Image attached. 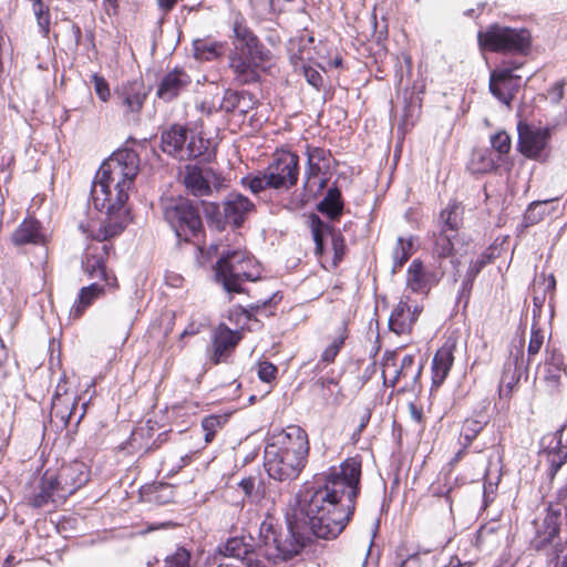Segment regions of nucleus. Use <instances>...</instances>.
<instances>
[{"label": "nucleus", "instance_id": "f257e3e1", "mask_svg": "<svg viewBox=\"0 0 567 567\" xmlns=\"http://www.w3.org/2000/svg\"><path fill=\"white\" fill-rule=\"evenodd\" d=\"M361 461L349 457L295 497L287 513L297 533L336 538L350 522L360 492Z\"/></svg>", "mask_w": 567, "mask_h": 567}, {"label": "nucleus", "instance_id": "f03ea898", "mask_svg": "<svg viewBox=\"0 0 567 567\" xmlns=\"http://www.w3.org/2000/svg\"><path fill=\"white\" fill-rule=\"evenodd\" d=\"M138 171L140 158L133 150L117 151L100 166L91 188L94 207L106 214L99 239L115 237L125 228L128 214L125 204Z\"/></svg>", "mask_w": 567, "mask_h": 567}, {"label": "nucleus", "instance_id": "7ed1b4c3", "mask_svg": "<svg viewBox=\"0 0 567 567\" xmlns=\"http://www.w3.org/2000/svg\"><path fill=\"white\" fill-rule=\"evenodd\" d=\"M308 435L298 425L272 434L265 446L264 466L269 477L279 482L296 480L307 463Z\"/></svg>", "mask_w": 567, "mask_h": 567}, {"label": "nucleus", "instance_id": "20e7f679", "mask_svg": "<svg viewBox=\"0 0 567 567\" xmlns=\"http://www.w3.org/2000/svg\"><path fill=\"white\" fill-rule=\"evenodd\" d=\"M234 50L229 55V68L238 85L257 83L260 71L270 60V51L259 41L247 25L245 18L237 14L233 24Z\"/></svg>", "mask_w": 567, "mask_h": 567}, {"label": "nucleus", "instance_id": "39448f33", "mask_svg": "<svg viewBox=\"0 0 567 567\" xmlns=\"http://www.w3.org/2000/svg\"><path fill=\"white\" fill-rule=\"evenodd\" d=\"M291 517L287 514L289 538L281 539V534L270 520H264L259 527L258 555L277 564L297 555L310 539L308 536L297 533Z\"/></svg>", "mask_w": 567, "mask_h": 567}, {"label": "nucleus", "instance_id": "423d86ee", "mask_svg": "<svg viewBox=\"0 0 567 567\" xmlns=\"http://www.w3.org/2000/svg\"><path fill=\"white\" fill-rule=\"evenodd\" d=\"M163 217L178 239L190 241L203 231L197 206L188 198L178 196L162 199Z\"/></svg>", "mask_w": 567, "mask_h": 567}, {"label": "nucleus", "instance_id": "0eeeda50", "mask_svg": "<svg viewBox=\"0 0 567 567\" xmlns=\"http://www.w3.org/2000/svg\"><path fill=\"white\" fill-rule=\"evenodd\" d=\"M216 276L229 292H240L245 281H255L258 270L255 259L241 249L223 251L216 266Z\"/></svg>", "mask_w": 567, "mask_h": 567}, {"label": "nucleus", "instance_id": "6e6552de", "mask_svg": "<svg viewBox=\"0 0 567 567\" xmlns=\"http://www.w3.org/2000/svg\"><path fill=\"white\" fill-rule=\"evenodd\" d=\"M161 148L179 161H188L205 155L209 141L183 125L174 124L161 133Z\"/></svg>", "mask_w": 567, "mask_h": 567}, {"label": "nucleus", "instance_id": "1a4fd4ad", "mask_svg": "<svg viewBox=\"0 0 567 567\" xmlns=\"http://www.w3.org/2000/svg\"><path fill=\"white\" fill-rule=\"evenodd\" d=\"M481 48L492 52L525 54L530 48L532 37L527 29H514L491 24L477 34Z\"/></svg>", "mask_w": 567, "mask_h": 567}, {"label": "nucleus", "instance_id": "9d476101", "mask_svg": "<svg viewBox=\"0 0 567 567\" xmlns=\"http://www.w3.org/2000/svg\"><path fill=\"white\" fill-rule=\"evenodd\" d=\"M396 352H385L382 363V377L385 385L401 384L399 392H415L420 389L423 370L421 362H415L413 354H405L398 365Z\"/></svg>", "mask_w": 567, "mask_h": 567}, {"label": "nucleus", "instance_id": "9b49d317", "mask_svg": "<svg viewBox=\"0 0 567 567\" xmlns=\"http://www.w3.org/2000/svg\"><path fill=\"white\" fill-rule=\"evenodd\" d=\"M100 229L93 236L97 241L90 244L82 258V269L90 279L104 280L105 286L110 288L117 287V279L114 275L107 272L105 262L110 256L113 246L107 243L109 239H99Z\"/></svg>", "mask_w": 567, "mask_h": 567}, {"label": "nucleus", "instance_id": "f8f14e48", "mask_svg": "<svg viewBox=\"0 0 567 567\" xmlns=\"http://www.w3.org/2000/svg\"><path fill=\"white\" fill-rule=\"evenodd\" d=\"M274 189H289L298 182L299 157L291 152H278L265 169Z\"/></svg>", "mask_w": 567, "mask_h": 567}, {"label": "nucleus", "instance_id": "ddd939ff", "mask_svg": "<svg viewBox=\"0 0 567 567\" xmlns=\"http://www.w3.org/2000/svg\"><path fill=\"white\" fill-rule=\"evenodd\" d=\"M517 148L520 154L536 161L546 158V150L551 136L550 128L529 125L520 121L517 124Z\"/></svg>", "mask_w": 567, "mask_h": 567}, {"label": "nucleus", "instance_id": "4468645a", "mask_svg": "<svg viewBox=\"0 0 567 567\" xmlns=\"http://www.w3.org/2000/svg\"><path fill=\"white\" fill-rule=\"evenodd\" d=\"M150 89L142 79H134L121 83L114 92L116 105L123 114L136 120L148 96Z\"/></svg>", "mask_w": 567, "mask_h": 567}, {"label": "nucleus", "instance_id": "2eb2a0df", "mask_svg": "<svg viewBox=\"0 0 567 567\" xmlns=\"http://www.w3.org/2000/svg\"><path fill=\"white\" fill-rule=\"evenodd\" d=\"M53 478L56 481L60 498L65 501L89 482L90 470L85 463L73 461L62 465L58 473H53Z\"/></svg>", "mask_w": 567, "mask_h": 567}, {"label": "nucleus", "instance_id": "dca6fc26", "mask_svg": "<svg viewBox=\"0 0 567 567\" xmlns=\"http://www.w3.org/2000/svg\"><path fill=\"white\" fill-rule=\"evenodd\" d=\"M310 228L312 238L315 241V252L318 256H321L324 250V239L326 237H330L331 247L333 250V264L337 266L344 256V238L339 230H336L329 224L324 223L320 219L319 216L312 214L309 217Z\"/></svg>", "mask_w": 567, "mask_h": 567}, {"label": "nucleus", "instance_id": "f3484780", "mask_svg": "<svg viewBox=\"0 0 567 567\" xmlns=\"http://www.w3.org/2000/svg\"><path fill=\"white\" fill-rule=\"evenodd\" d=\"M520 64L501 68L491 72L489 91L498 101L509 106L520 86L522 78L513 74Z\"/></svg>", "mask_w": 567, "mask_h": 567}, {"label": "nucleus", "instance_id": "a211bd4d", "mask_svg": "<svg viewBox=\"0 0 567 567\" xmlns=\"http://www.w3.org/2000/svg\"><path fill=\"white\" fill-rule=\"evenodd\" d=\"M184 184L187 190L196 197L212 195L213 188L218 189L221 186L214 171L200 168L196 165L186 166Z\"/></svg>", "mask_w": 567, "mask_h": 567}, {"label": "nucleus", "instance_id": "6ab92c4d", "mask_svg": "<svg viewBox=\"0 0 567 567\" xmlns=\"http://www.w3.org/2000/svg\"><path fill=\"white\" fill-rule=\"evenodd\" d=\"M422 311V306L412 303L409 296H402L389 318L390 330L396 334L410 333Z\"/></svg>", "mask_w": 567, "mask_h": 567}, {"label": "nucleus", "instance_id": "aec40b11", "mask_svg": "<svg viewBox=\"0 0 567 567\" xmlns=\"http://www.w3.org/2000/svg\"><path fill=\"white\" fill-rule=\"evenodd\" d=\"M189 84L190 76L182 69H174L162 78L156 95L165 102H171L184 92Z\"/></svg>", "mask_w": 567, "mask_h": 567}, {"label": "nucleus", "instance_id": "412c9836", "mask_svg": "<svg viewBox=\"0 0 567 567\" xmlns=\"http://www.w3.org/2000/svg\"><path fill=\"white\" fill-rule=\"evenodd\" d=\"M218 553L224 557L234 558L243 567L252 560L255 543L251 536H235L218 547Z\"/></svg>", "mask_w": 567, "mask_h": 567}, {"label": "nucleus", "instance_id": "4be33fe9", "mask_svg": "<svg viewBox=\"0 0 567 567\" xmlns=\"http://www.w3.org/2000/svg\"><path fill=\"white\" fill-rule=\"evenodd\" d=\"M449 542L450 537L447 535L439 534L432 539H430L429 535H423L417 544L409 550L405 559L401 561L399 567H421V555H429L443 549Z\"/></svg>", "mask_w": 567, "mask_h": 567}, {"label": "nucleus", "instance_id": "5701e85b", "mask_svg": "<svg viewBox=\"0 0 567 567\" xmlns=\"http://www.w3.org/2000/svg\"><path fill=\"white\" fill-rule=\"evenodd\" d=\"M240 340V331H233L226 324L220 323L215 330L213 338V363H220L236 348Z\"/></svg>", "mask_w": 567, "mask_h": 567}, {"label": "nucleus", "instance_id": "b1692460", "mask_svg": "<svg viewBox=\"0 0 567 567\" xmlns=\"http://www.w3.org/2000/svg\"><path fill=\"white\" fill-rule=\"evenodd\" d=\"M437 281L436 275L427 271L420 259H414L408 268L406 287L413 292L427 295Z\"/></svg>", "mask_w": 567, "mask_h": 567}, {"label": "nucleus", "instance_id": "393cba45", "mask_svg": "<svg viewBox=\"0 0 567 567\" xmlns=\"http://www.w3.org/2000/svg\"><path fill=\"white\" fill-rule=\"evenodd\" d=\"M223 204L226 223L234 227H240L255 207L248 197L239 193L228 194Z\"/></svg>", "mask_w": 567, "mask_h": 567}, {"label": "nucleus", "instance_id": "a878e982", "mask_svg": "<svg viewBox=\"0 0 567 567\" xmlns=\"http://www.w3.org/2000/svg\"><path fill=\"white\" fill-rule=\"evenodd\" d=\"M64 498H60L56 481L53 478V472L47 471L39 483L38 489L30 496L29 503L35 508L44 507L49 504H61Z\"/></svg>", "mask_w": 567, "mask_h": 567}, {"label": "nucleus", "instance_id": "bb28decb", "mask_svg": "<svg viewBox=\"0 0 567 567\" xmlns=\"http://www.w3.org/2000/svg\"><path fill=\"white\" fill-rule=\"evenodd\" d=\"M560 511L548 508L546 516L540 525L536 524V535L533 545L536 549H542L554 542L559 533Z\"/></svg>", "mask_w": 567, "mask_h": 567}, {"label": "nucleus", "instance_id": "cd10ccee", "mask_svg": "<svg viewBox=\"0 0 567 567\" xmlns=\"http://www.w3.org/2000/svg\"><path fill=\"white\" fill-rule=\"evenodd\" d=\"M453 488L447 486L446 484H433L430 487L431 499L429 503V508L431 512H440L443 520L449 524L453 523V499L451 497Z\"/></svg>", "mask_w": 567, "mask_h": 567}, {"label": "nucleus", "instance_id": "c85d7f7f", "mask_svg": "<svg viewBox=\"0 0 567 567\" xmlns=\"http://www.w3.org/2000/svg\"><path fill=\"white\" fill-rule=\"evenodd\" d=\"M454 346L452 344H444L441 347L432 361V381L434 386H440L446 379L453 362H454V355H453Z\"/></svg>", "mask_w": 567, "mask_h": 567}, {"label": "nucleus", "instance_id": "c756f323", "mask_svg": "<svg viewBox=\"0 0 567 567\" xmlns=\"http://www.w3.org/2000/svg\"><path fill=\"white\" fill-rule=\"evenodd\" d=\"M327 169V165L323 164H307L306 181L303 183V190L307 197L318 196L327 186L328 178L321 176L322 172Z\"/></svg>", "mask_w": 567, "mask_h": 567}, {"label": "nucleus", "instance_id": "7c9ffc66", "mask_svg": "<svg viewBox=\"0 0 567 567\" xmlns=\"http://www.w3.org/2000/svg\"><path fill=\"white\" fill-rule=\"evenodd\" d=\"M523 344H524V341L520 340L519 349L517 350V353L514 359L515 371L513 373H511V365H508V368H505L503 371V375H502L501 384H499V394L501 395H505V396L509 395L511 392L513 391V389L515 388V385L517 384V382L519 381L520 372H517V371H520L524 369L523 350H522Z\"/></svg>", "mask_w": 567, "mask_h": 567}, {"label": "nucleus", "instance_id": "2f4dec72", "mask_svg": "<svg viewBox=\"0 0 567 567\" xmlns=\"http://www.w3.org/2000/svg\"><path fill=\"white\" fill-rule=\"evenodd\" d=\"M42 238L40 225L33 219H25L12 234V241L17 246L40 244Z\"/></svg>", "mask_w": 567, "mask_h": 567}, {"label": "nucleus", "instance_id": "473e14b6", "mask_svg": "<svg viewBox=\"0 0 567 567\" xmlns=\"http://www.w3.org/2000/svg\"><path fill=\"white\" fill-rule=\"evenodd\" d=\"M317 209L331 220H337L343 210L341 192L337 187L330 188L323 199L318 204Z\"/></svg>", "mask_w": 567, "mask_h": 567}, {"label": "nucleus", "instance_id": "72a5a7b5", "mask_svg": "<svg viewBox=\"0 0 567 567\" xmlns=\"http://www.w3.org/2000/svg\"><path fill=\"white\" fill-rule=\"evenodd\" d=\"M557 198L536 200L529 204L528 208L524 214V221L526 226L536 225L542 221L545 216L550 215L556 210L554 203Z\"/></svg>", "mask_w": 567, "mask_h": 567}, {"label": "nucleus", "instance_id": "f704fd0d", "mask_svg": "<svg viewBox=\"0 0 567 567\" xmlns=\"http://www.w3.org/2000/svg\"><path fill=\"white\" fill-rule=\"evenodd\" d=\"M105 292L104 286L93 282L87 287L81 288L78 297L76 305L74 306V316L80 317L84 310L91 306L95 299L103 296Z\"/></svg>", "mask_w": 567, "mask_h": 567}, {"label": "nucleus", "instance_id": "c9c22d12", "mask_svg": "<svg viewBox=\"0 0 567 567\" xmlns=\"http://www.w3.org/2000/svg\"><path fill=\"white\" fill-rule=\"evenodd\" d=\"M78 406V398H65L62 402L52 401L51 417L60 421L61 427H66L72 419L73 412Z\"/></svg>", "mask_w": 567, "mask_h": 567}, {"label": "nucleus", "instance_id": "e433bc0d", "mask_svg": "<svg viewBox=\"0 0 567 567\" xmlns=\"http://www.w3.org/2000/svg\"><path fill=\"white\" fill-rule=\"evenodd\" d=\"M315 41L313 37H301L298 41L291 42L290 48V61L293 68L300 69L307 64V61L311 60V52L307 49L308 44H312Z\"/></svg>", "mask_w": 567, "mask_h": 567}, {"label": "nucleus", "instance_id": "4c0bfd02", "mask_svg": "<svg viewBox=\"0 0 567 567\" xmlns=\"http://www.w3.org/2000/svg\"><path fill=\"white\" fill-rule=\"evenodd\" d=\"M246 97L251 101L254 95L247 91L239 92L231 89H226L221 100L218 102V109L225 113H233L236 109L240 107L241 102H244Z\"/></svg>", "mask_w": 567, "mask_h": 567}, {"label": "nucleus", "instance_id": "58836bf2", "mask_svg": "<svg viewBox=\"0 0 567 567\" xmlns=\"http://www.w3.org/2000/svg\"><path fill=\"white\" fill-rule=\"evenodd\" d=\"M462 210L463 209L460 204H449V206L440 214L442 229L456 234L462 223Z\"/></svg>", "mask_w": 567, "mask_h": 567}, {"label": "nucleus", "instance_id": "ea45409f", "mask_svg": "<svg viewBox=\"0 0 567 567\" xmlns=\"http://www.w3.org/2000/svg\"><path fill=\"white\" fill-rule=\"evenodd\" d=\"M564 371V357L557 350H553L545 360L544 378L546 381L556 384Z\"/></svg>", "mask_w": 567, "mask_h": 567}, {"label": "nucleus", "instance_id": "a19ab883", "mask_svg": "<svg viewBox=\"0 0 567 567\" xmlns=\"http://www.w3.org/2000/svg\"><path fill=\"white\" fill-rule=\"evenodd\" d=\"M485 264H486V261L484 258H478L475 261L471 262V265L466 271L465 278L463 279L462 287L460 290V296H458V300L461 301L464 299L465 305L468 302L474 280H475L476 276L481 272V270L484 268Z\"/></svg>", "mask_w": 567, "mask_h": 567}, {"label": "nucleus", "instance_id": "79ce46f5", "mask_svg": "<svg viewBox=\"0 0 567 567\" xmlns=\"http://www.w3.org/2000/svg\"><path fill=\"white\" fill-rule=\"evenodd\" d=\"M194 55L198 60L210 61L220 54L221 44L213 40L197 39L193 43Z\"/></svg>", "mask_w": 567, "mask_h": 567}, {"label": "nucleus", "instance_id": "37998d69", "mask_svg": "<svg viewBox=\"0 0 567 567\" xmlns=\"http://www.w3.org/2000/svg\"><path fill=\"white\" fill-rule=\"evenodd\" d=\"M455 233H450L445 229H441L439 235L435 236L433 254L439 258H445L453 255L454 251V239Z\"/></svg>", "mask_w": 567, "mask_h": 567}, {"label": "nucleus", "instance_id": "c03bdc74", "mask_svg": "<svg viewBox=\"0 0 567 567\" xmlns=\"http://www.w3.org/2000/svg\"><path fill=\"white\" fill-rule=\"evenodd\" d=\"M413 249L412 238L399 237L393 250V270L401 268L411 257Z\"/></svg>", "mask_w": 567, "mask_h": 567}, {"label": "nucleus", "instance_id": "a18cd8bd", "mask_svg": "<svg viewBox=\"0 0 567 567\" xmlns=\"http://www.w3.org/2000/svg\"><path fill=\"white\" fill-rule=\"evenodd\" d=\"M487 420H481V419H466L463 422L462 429H461V437L465 442V447H468L473 440L483 431V429L486 426Z\"/></svg>", "mask_w": 567, "mask_h": 567}, {"label": "nucleus", "instance_id": "49530a36", "mask_svg": "<svg viewBox=\"0 0 567 567\" xmlns=\"http://www.w3.org/2000/svg\"><path fill=\"white\" fill-rule=\"evenodd\" d=\"M347 339L346 328L340 329V333L332 340V342L324 349L321 354L320 361L330 364L334 361Z\"/></svg>", "mask_w": 567, "mask_h": 567}, {"label": "nucleus", "instance_id": "de8ad7c7", "mask_svg": "<svg viewBox=\"0 0 567 567\" xmlns=\"http://www.w3.org/2000/svg\"><path fill=\"white\" fill-rule=\"evenodd\" d=\"M544 343V333L540 328L535 324L532 327L530 339L527 348V362L524 370L527 371L533 358L538 354Z\"/></svg>", "mask_w": 567, "mask_h": 567}, {"label": "nucleus", "instance_id": "09e8293b", "mask_svg": "<svg viewBox=\"0 0 567 567\" xmlns=\"http://www.w3.org/2000/svg\"><path fill=\"white\" fill-rule=\"evenodd\" d=\"M33 13L37 18L38 25L43 35H48L50 31V11L49 7L42 0H33Z\"/></svg>", "mask_w": 567, "mask_h": 567}, {"label": "nucleus", "instance_id": "8fccbe9b", "mask_svg": "<svg viewBox=\"0 0 567 567\" xmlns=\"http://www.w3.org/2000/svg\"><path fill=\"white\" fill-rule=\"evenodd\" d=\"M226 419L220 415H208L202 420V427L205 432V442L210 443L216 432L223 426Z\"/></svg>", "mask_w": 567, "mask_h": 567}, {"label": "nucleus", "instance_id": "3c124183", "mask_svg": "<svg viewBox=\"0 0 567 567\" xmlns=\"http://www.w3.org/2000/svg\"><path fill=\"white\" fill-rule=\"evenodd\" d=\"M241 184L249 188L254 194H259L266 188H271L270 183H268L266 171L256 176H246L241 178Z\"/></svg>", "mask_w": 567, "mask_h": 567}, {"label": "nucleus", "instance_id": "603ef678", "mask_svg": "<svg viewBox=\"0 0 567 567\" xmlns=\"http://www.w3.org/2000/svg\"><path fill=\"white\" fill-rule=\"evenodd\" d=\"M206 217L216 225L217 228H224L226 218L224 217V209L216 203L202 202Z\"/></svg>", "mask_w": 567, "mask_h": 567}, {"label": "nucleus", "instance_id": "864d4df0", "mask_svg": "<svg viewBox=\"0 0 567 567\" xmlns=\"http://www.w3.org/2000/svg\"><path fill=\"white\" fill-rule=\"evenodd\" d=\"M306 155L307 164H323L327 165V168H329L331 157L330 151L308 145L306 150Z\"/></svg>", "mask_w": 567, "mask_h": 567}, {"label": "nucleus", "instance_id": "5fc2aeb1", "mask_svg": "<svg viewBox=\"0 0 567 567\" xmlns=\"http://www.w3.org/2000/svg\"><path fill=\"white\" fill-rule=\"evenodd\" d=\"M190 553L179 547L165 558L166 567H189Z\"/></svg>", "mask_w": 567, "mask_h": 567}, {"label": "nucleus", "instance_id": "6e6d98bb", "mask_svg": "<svg viewBox=\"0 0 567 567\" xmlns=\"http://www.w3.org/2000/svg\"><path fill=\"white\" fill-rule=\"evenodd\" d=\"M493 148L499 154L505 155L511 151L512 142L509 135L501 131L491 137Z\"/></svg>", "mask_w": 567, "mask_h": 567}, {"label": "nucleus", "instance_id": "4d7b16f0", "mask_svg": "<svg viewBox=\"0 0 567 567\" xmlns=\"http://www.w3.org/2000/svg\"><path fill=\"white\" fill-rule=\"evenodd\" d=\"M547 457L549 463L548 474L553 478L559 468L567 462V452L550 451L548 452Z\"/></svg>", "mask_w": 567, "mask_h": 567}, {"label": "nucleus", "instance_id": "13d9d810", "mask_svg": "<svg viewBox=\"0 0 567 567\" xmlns=\"http://www.w3.org/2000/svg\"><path fill=\"white\" fill-rule=\"evenodd\" d=\"M92 82H93L96 95L103 102H106L110 99L111 93H110L109 84L105 81V79L103 76L99 75V74H93L92 75Z\"/></svg>", "mask_w": 567, "mask_h": 567}, {"label": "nucleus", "instance_id": "bf43d9fd", "mask_svg": "<svg viewBox=\"0 0 567 567\" xmlns=\"http://www.w3.org/2000/svg\"><path fill=\"white\" fill-rule=\"evenodd\" d=\"M277 367L271 362L264 361L258 364V377L264 382H271L276 379Z\"/></svg>", "mask_w": 567, "mask_h": 567}, {"label": "nucleus", "instance_id": "052dcab7", "mask_svg": "<svg viewBox=\"0 0 567 567\" xmlns=\"http://www.w3.org/2000/svg\"><path fill=\"white\" fill-rule=\"evenodd\" d=\"M302 71H303V75L307 80V82L315 86L316 89H319L321 85H322V76L321 74L316 70L313 69L312 66L306 64L303 65L302 68Z\"/></svg>", "mask_w": 567, "mask_h": 567}, {"label": "nucleus", "instance_id": "680f3d73", "mask_svg": "<svg viewBox=\"0 0 567 567\" xmlns=\"http://www.w3.org/2000/svg\"><path fill=\"white\" fill-rule=\"evenodd\" d=\"M565 80H559L548 90V97L553 103H559L564 97Z\"/></svg>", "mask_w": 567, "mask_h": 567}, {"label": "nucleus", "instance_id": "e2e57ef3", "mask_svg": "<svg viewBox=\"0 0 567 567\" xmlns=\"http://www.w3.org/2000/svg\"><path fill=\"white\" fill-rule=\"evenodd\" d=\"M65 398H76V395L73 394V393H69V390H68L65 381L59 382L58 385H56L55 393H54V395L52 398V401H60V402H62L63 400H65Z\"/></svg>", "mask_w": 567, "mask_h": 567}, {"label": "nucleus", "instance_id": "0e129e2a", "mask_svg": "<svg viewBox=\"0 0 567 567\" xmlns=\"http://www.w3.org/2000/svg\"><path fill=\"white\" fill-rule=\"evenodd\" d=\"M256 480L254 477L243 478L238 485L247 497H254Z\"/></svg>", "mask_w": 567, "mask_h": 567}, {"label": "nucleus", "instance_id": "69168bd1", "mask_svg": "<svg viewBox=\"0 0 567 567\" xmlns=\"http://www.w3.org/2000/svg\"><path fill=\"white\" fill-rule=\"evenodd\" d=\"M156 489H158V492L164 493V495L155 496L154 499L156 502H158L161 504H166V503H168L172 499L173 491H172L171 485H168V484H161L158 487H156Z\"/></svg>", "mask_w": 567, "mask_h": 567}, {"label": "nucleus", "instance_id": "338daca9", "mask_svg": "<svg viewBox=\"0 0 567 567\" xmlns=\"http://www.w3.org/2000/svg\"><path fill=\"white\" fill-rule=\"evenodd\" d=\"M199 111L206 115H212L214 113H217V112H221L219 109H218V103H216V101L213 99L212 101H208V100H204L199 106H198Z\"/></svg>", "mask_w": 567, "mask_h": 567}, {"label": "nucleus", "instance_id": "774afa93", "mask_svg": "<svg viewBox=\"0 0 567 567\" xmlns=\"http://www.w3.org/2000/svg\"><path fill=\"white\" fill-rule=\"evenodd\" d=\"M179 0H156L158 9L163 14L171 12Z\"/></svg>", "mask_w": 567, "mask_h": 567}]
</instances>
